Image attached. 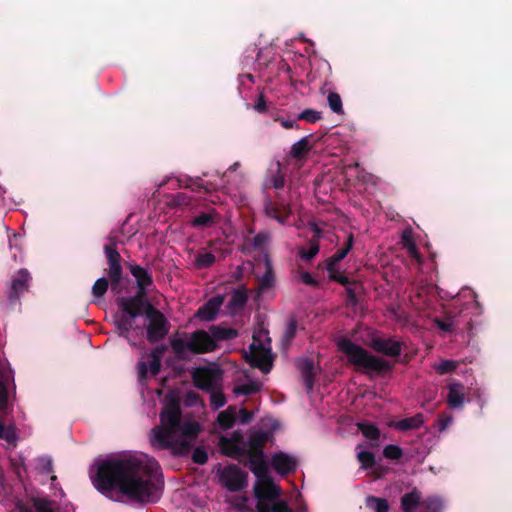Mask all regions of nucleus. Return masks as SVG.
<instances>
[{"instance_id":"nucleus-1","label":"nucleus","mask_w":512,"mask_h":512,"mask_svg":"<svg viewBox=\"0 0 512 512\" xmlns=\"http://www.w3.org/2000/svg\"><path fill=\"white\" fill-rule=\"evenodd\" d=\"M89 476L98 491L115 501L127 496L139 502H154L160 497V466L143 452H122L98 458L91 465Z\"/></svg>"},{"instance_id":"nucleus-2","label":"nucleus","mask_w":512,"mask_h":512,"mask_svg":"<svg viewBox=\"0 0 512 512\" xmlns=\"http://www.w3.org/2000/svg\"><path fill=\"white\" fill-rule=\"evenodd\" d=\"M271 432H257L245 442L239 433L231 437L222 436L219 447L223 454L233 458L248 457V465L256 477L253 489L257 500L258 512H293L285 502L279 499L280 487L270 475L267 461L264 458L262 445L270 439Z\"/></svg>"},{"instance_id":"nucleus-3","label":"nucleus","mask_w":512,"mask_h":512,"mask_svg":"<svg viewBox=\"0 0 512 512\" xmlns=\"http://www.w3.org/2000/svg\"><path fill=\"white\" fill-rule=\"evenodd\" d=\"M131 273L136 279L139 294L117 300L119 311L113 316L114 325L119 335L127 338L131 345L135 343L131 341L130 334L142 336L145 325L148 339L160 340L168 332L165 317L142 299L145 289L152 284V279L147 271L139 266H131Z\"/></svg>"},{"instance_id":"nucleus-4","label":"nucleus","mask_w":512,"mask_h":512,"mask_svg":"<svg viewBox=\"0 0 512 512\" xmlns=\"http://www.w3.org/2000/svg\"><path fill=\"white\" fill-rule=\"evenodd\" d=\"M159 419V424L148 433L152 448L169 450L174 455L187 454L201 431L200 424L182 419L180 404L173 395L166 397Z\"/></svg>"},{"instance_id":"nucleus-5","label":"nucleus","mask_w":512,"mask_h":512,"mask_svg":"<svg viewBox=\"0 0 512 512\" xmlns=\"http://www.w3.org/2000/svg\"><path fill=\"white\" fill-rule=\"evenodd\" d=\"M212 335L205 331L190 334H178L171 338V347L175 354L187 357L190 354L211 352L216 347V340L231 339L236 333L232 329H211Z\"/></svg>"},{"instance_id":"nucleus-6","label":"nucleus","mask_w":512,"mask_h":512,"mask_svg":"<svg viewBox=\"0 0 512 512\" xmlns=\"http://www.w3.org/2000/svg\"><path fill=\"white\" fill-rule=\"evenodd\" d=\"M337 345L339 350L347 356L349 362L361 370L366 372H381L389 368V364L385 360L372 356L366 350L348 339H339Z\"/></svg>"},{"instance_id":"nucleus-7","label":"nucleus","mask_w":512,"mask_h":512,"mask_svg":"<svg viewBox=\"0 0 512 512\" xmlns=\"http://www.w3.org/2000/svg\"><path fill=\"white\" fill-rule=\"evenodd\" d=\"M245 357L252 366L259 368L264 373L271 370L273 355L267 331L261 329L254 332L252 343L250 344L249 351L245 353Z\"/></svg>"},{"instance_id":"nucleus-8","label":"nucleus","mask_w":512,"mask_h":512,"mask_svg":"<svg viewBox=\"0 0 512 512\" xmlns=\"http://www.w3.org/2000/svg\"><path fill=\"white\" fill-rule=\"evenodd\" d=\"M162 349H155L150 354L145 355L137 364L138 379L141 385L155 377L161 367Z\"/></svg>"},{"instance_id":"nucleus-9","label":"nucleus","mask_w":512,"mask_h":512,"mask_svg":"<svg viewBox=\"0 0 512 512\" xmlns=\"http://www.w3.org/2000/svg\"><path fill=\"white\" fill-rule=\"evenodd\" d=\"M221 485L230 492H237L247 486V473L235 465H228L218 470Z\"/></svg>"},{"instance_id":"nucleus-10","label":"nucleus","mask_w":512,"mask_h":512,"mask_svg":"<svg viewBox=\"0 0 512 512\" xmlns=\"http://www.w3.org/2000/svg\"><path fill=\"white\" fill-rule=\"evenodd\" d=\"M192 379L197 388L209 391L221 385L222 374L215 367H198L193 370Z\"/></svg>"},{"instance_id":"nucleus-11","label":"nucleus","mask_w":512,"mask_h":512,"mask_svg":"<svg viewBox=\"0 0 512 512\" xmlns=\"http://www.w3.org/2000/svg\"><path fill=\"white\" fill-rule=\"evenodd\" d=\"M270 465L280 476L293 472L297 467V460L293 455L277 452L270 458Z\"/></svg>"},{"instance_id":"nucleus-12","label":"nucleus","mask_w":512,"mask_h":512,"mask_svg":"<svg viewBox=\"0 0 512 512\" xmlns=\"http://www.w3.org/2000/svg\"><path fill=\"white\" fill-rule=\"evenodd\" d=\"M254 271L259 278V285L263 288H268L273 283V274L270 260L267 254H263L256 260Z\"/></svg>"},{"instance_id":"nucleus-13","label":"nucleus","mask_w":512,"mask_h":512,"mask_svg":"<svg viewBox=\"0 0 512 512\" xmlns=\"http://www.w3.org/2000/svg\"><path fill=\"white\" fill-rule=\"evenodd\" d=\"M12 381L13 374L9 363L4 359H0V407H4L7 403Z\"/></svg>"},{"instance_id":"nucleus-14","label":"nucleus","mask_w":512,"mask_h":512,"mask_svg":"<svg viewBox=\"0 0 512 512\" xmlns=\"http://www.w3.org/2000/svg\"><path fill=\"white\" fill-rule=\"evenodd\" d=\"M352 246V236L348 238V245L346 248L341 249L337 254L329 259L327 262V271L329 273L330 278H333L343 284L347 283V278L345 276L338 275L337 263L346 257L348 252L350 251Z\"/></svg>"},{"instance_id":"nucleus-15","label":"nucleus","mask_w":512,"mask_h":512,"mask_svg":"<svg viewBox=\"0 0 512 512\" xmlns=\"http://www.w3.org/2000/svg\"><path fill=\"white\" fill-rule=\"evenodd\" d=\"M371 345L376 351L388 356L395 357L401 353V343L394 339L375 338Z\"/></svg>"},{"instance_id":"nucleus-16","label":"nucleus","mask_w":512,"mask_h":512,"mask_svg":"<svg viewBox=\"0 0 512 512\" xmlns=\"http://www.w3.org/2000/svg\"><path fill=\"white\" fill-rule=\"evenodd\" d=\"M223 296L217 295L211 298L203 307H201L197 316L204 321H210L215 318L217 312L223 304Z\"/></svg>"},{"instance_id":"nucleus-17","label":"nucleus","mask_w":512,"mask_h":512,"mask_svg":"<svg viewBox=\"0 0 512 512\" xmlns=\"http://www.w3.org/2000/svg\"><path fill=\"white\" fill-rule=\"evenodd\" d=\"M447 402L453 409L461 408L465 402V388L459 382H452L449 385Z\"/></svg>"},{"instance_id":"nucleus-18","label":"nucleus","mask_w":512,"mask_h":512,"mask_svg":"<svg viewBox=\"0 0 512 512\" xmlns=\"http://www.w3.org/2000/svg\"><path fill=\"white\" fill-rule=\"evenodd\" d=\"M30 275L27 270L21 269L17 272L11 283V292L13 296H18L28 288Z\"/></svg>"},{"instance_id":"nucleus-19","label":"nucleus","mask_w":512,"mask_h":512,"mask_svg":"<svg viewBox=\"0 0 512 512\" xmlns=\"http://www.w3.org/2000/svg\"><path fill=\"white\" fill-rule=\"evenodd\" d=\"M423 423L421 415H416L410 418L402 419L399 421H393L389 425L400 431H407L410 429H416Z\"/></svg>"},{"instance_id":"nucleus-20","label":"nucleus","mask_w":512,"mask_h":512,"mask_svg":"<svg viewBox=\"0 0 512 512\" xmlns=\"http://www.w3.org/2000/svg\"><path fill=\"white\" fill-rule=\"evenodd\" d=\"M237 415L236 407L230 406L225 411L219 413L217 418L218 425L226 430L233 426Z\"/></svg>"},{"instance_id":"nucleus-21","label":"nucleus","mask_w":512,"mask_h":512,"mask_svg":"<svg viewBox=\"0 0 512 512\" xmlns=\"http://www.w3.org/2000/svg\"><path fill=\"white\" fill-rule=\"evenodd\" d=\"M261 388V383L256 380H249L245 383H238L233 388L235 395H251L257 393Z\"/></svg>"},{"instance_id":"nucleus-22","label":"nucleus","mask_w":512,"mask_h":512,"mask_svg":"<svg viewBox=\"0 0 512 512\" xmlns=\"http://www.w3.org/2000/svg\"><path fill=\"white\" fill-rule=\"evenodd\" d=\"M0 440L7 445L15 446L17 442V434L15 428L10 424H5L0 420Z\"/></svg>"},{"instance_id":"nucleus-23","label":"nucleus","mask_w":512,"mask_h":512,"mask_svg":"<svg viewBox=\"0 0 512 512\" xmlns=\"http://www.w3.org/2000/svg\"><path fill=\"white\" fill-rule=\"evenodd\" d=\"M357 458L361 463L363 469H371L372 473L375 470V458L371 452L364 451L361 446L357 447Z\"/></svg>"},{"instance_id":"nucleus-24","label":"nucleus","mask_w":512,"mask_h":512,"mask_svg":"<svg viewBox=\"0 0 512 512\" xmlns=\"http://www.w3.org/2000/svg\"><path fill=\"white\" fill-rule=\"evenodd\" d=\"M298 368L302 371L305 376L306 386L310 390L312 388V374L314 370L313 362L309 359H300L297 363Z\"/></svg>"},{"instance_id":"nucleus-25","label":"nucleus","mask_w":512,"mask_h":512,"mask_svg":"<svg viewBox=\"0 0 512 512\" xmlns=\"http://www.w3.org/2000/svg\"><path fill=\"white\" fill-rule=\"evenodd\" d=\"M420 502V495L412 491L402 497V507L405 512H414Z\"/></svg>"},{"instance_id":"nucleus-26","label":"nucleus","mask_w":512,"mask_h":512,"mask_svg":"<svg viewBox=\"0 0 512 512\" xmlns=\"http://www.w3.org/2000/svg\"><path fill=\"white\" fill-rule=\"evenodd\" d=\"M34 469L40 474H49L52 472V460L49 456H40L35 459Z\"/></svg>"},{"instance_id":"nucleus-27","label":"nucleus","mask_w":512,"mask_h":512,"mask_svg":"<svg viewBox=\"0 0 512 512\" xmlns=\"http://www.w3.org/2000/svg\"><path fill=\"white\" fill-rule=\"evenodd\" d=\"M215 259L216 256L213 253L208 251H202L196 256L194 264L199 269L206 268L211 266L214 263Z\"/></svg>"},{"instance_id":"nucleus-28","label":"nucleus","mask_w":512,"mask_h":512,"mask_svg":"<svg viewBox=\"0 0 512 512\" xmlns=\"http://www.w3.org/2000/svg\"><path fill=\"white\" fill-rule=\"evenodd\" d=\"M210 393L211 406L217 410L226 404V398L221 391V385L208 391Z\"/></svg>"},{"instance_id":"nucleus-29","label":"nucleus","mask_w":512,"mask_h":512,"mask_svg":"<svg viewBox=\"0 0 512 512\" xmlns=\"http://www.w3.org/2000/svg\"><path fill=\"white\" fill-rule=\"evenodd\" d=\"M366 506L375 512H387L389 508L385 499L376 497H368L366 499Z\"/></svg>"},{"instance_id":"nucleus-30","label":"nucleus","mask_w":512,"mask_h":512,"mask_svg":"<svg viewBox=\"0 0 512 512\" xmlns=\"http://www.w3.org/2000/svg\"><path fill=\"white\" fill-rule=\"evenodd\" d=\"M25 460L26 459L23 454H17L11 459L13 468L17 473L18 477L21 479L23 478L24 475L27 474V466Z\"/></svg>"},{"instance_id":"nucleus-31","label":"nucleus","mask_w":512,"mask_h":512,"mask_svg":"<svg viewBox=\"0 0 512 512\" xmlns=\"http://www.w3.org/2000/svg\"><path fill=\"white\" fill-rule=\"evenodd\" d=\"M247 295L244 290H237L233 293L232 298L229 302V307L232 311L237 310L245 304Z\"/></svg>"},{"instance_id":"nucleus-32","label":"nucleus","mask_w":512,"mask_h":512,"mask_svg":"<svg viewBox=\"0 0 512 512\" xmlns=\"http://www.w3.org/2000/svg\"><path fill=\"white\" fill-rule=\"evenodd\" d=\"M402 244L407 249L408 253L414 257L415 259L419 260V255L416 250V246L414 244V241L412 239V235L410 231H405L402 235Z\"/></svg>"},{"instance_id":"nucleus-33","label":"nucleus","mask_w":512,"mask_h":512,"mask_svg":"<svg viewBox=\"0 0 512 512\" xmlns=\"http://www.w3.org/2000/svg\"><path fill=\"white\" fill-rule=\"evenodd\" d=\"M358 427L366 438L375 440L380 435L378 428L371 423H367V422L359 423Z\"/></svg>"},{"instance_id":"nucleus-34","label":"nucleus","mask_w":512,"mask_h":512,"mask_svg":"<svg viewBox=\"0 0 512 512\" xmlns=\"http://www.w3.org/2000/svg\"><path fill=\"white\" fill-rule=\"evenodd\" d=\"M327 100L329 107L333 112L337 114H343V105L339 94L330 92L328 94Z\"/></svg>"},{"instance_id":"nucleus-35","label":"nucleus","mask_w":512,"mask_h":512,"mask_svg":"<svg viewBox=\"0 0 512 512\" xmlns=\"http://www.w3.org/2000/svg\"><path fill=\"white\" fill-rule=\"evenodd\" d=\"M457 366V363L453 360H441L433 365L435 371L439 374H446L453 371Z\"/></svg>"},{"instance_id":"nucleus-36","label":"nucleus","mask_w":512,"mask_h":512,"mask_svg":"<svg viewBox=\"0 0 512 512\" xmlns=\"http://www.w3.org/2000/svg\"><path fill=\"white\" fill-rule=\"evenodd\" d=\"M383 455L392 460H397L402 456V449L397 445H387L383 450Z\"/></svg>"},{"instance_id":"nucleus-37","label":"nucleus","mask_w":512,"mask_h":512,"mask_svg":"<svg viewBox=\"0 0 512 512\" xmlns=\"http://www.w3.org/2000/svg\"><path fill=\"white\" fill-rule=\"evenodd\" d=\"M32 501L37 512H53V509L51 508V503L47 501L45 498L36 497L32 498Z\"/></svg>"},{"instance_id":"nucleus-38","label":"nucleus","mask_w":512,"mask_h":512,"mask_svg":"<svg viewBox=\"0 0 512 512\" xmlns=\"http://www.w3.org/2000/svg\"><path fill=\"white\" fill-rule=\"evenodd\" d=\"M109 276L111 278V281H112V289L114 290L115 289V283H117L120 279V276H121V267H120V264L119 262L117 263H112V264H109Z\"/></svg>"},{"instance_id":"nucleus-39","label":"nucleus","mask_w":512,"mask_h":512,"mask_svg":"<svg viewBox=\"0 0 512 512\" xmlns=\"http://www.w3.org/2000/svg\"><path fill=\"white\" fill-rule=\"evenodd\" d=\"M231 505L242 512H248L251 510V501L248 498H237L231 501Z\"/></svg>"},{"instance_id":"nucleus-40","label":"nucleus","mask_w":512,"mask_h":512,"mask_svg":"<svg viewBox=\"0 0 512 512\" xmlns=\"http://www.w3.org/2000/svg\"><path fill=\"white\" fill-rule=\"evenodd\" d=\"M321 118V114L318 111L307 109L301 112L298 116V119L306 120L308 122L314 123Z\"/></svg>"},{"instance_id":"nucleus-41","label":"nucleus","mask_w":512,"mask_h":512,"mask_svg":"<svg viewBox=\"0 0 512 512\" xmlns=\"http://www.w3.org/2000/svg\"><path fill=\"white\" fill-rule=\"evenodd\" d=\"M215 214L203 213L195 218L194 225L196 226H209L214 222Z\"/></svg>"},{"instance_id":"nucleus-42","label":"nucleus","mask_w":512,"mask_h":512,"mask_svg":"<svg viewBox=\"0 0 512 512\" xmlns=\"http://www.w3.org/2000/svg\"><path fill=\"white\" fill-rule=\"evenodd\" d=\"M108 287V282L105 278H99L93 285L92 292L95 296L100 297L104 295Z\"/></svg>"},{"instance_id":"nucleus-43","label":"nucleus","mask_w":512,"mask_h":512,"mask_svg":"<svg viewBox=\"0 0 512 512\" xmlns=\"http://www.w3.org/2000/svg\"><path fill=\"white\" fill-rule=\"evenodd\" d=\"M307 147L308 140L306 138H302L293 144L291 152L295 157H299L307 150Z\"/></svg>"},{"instance_id":"nucleus-44","label":"nucleus","mask_w":512,"mask_h":512,"mask_svg":"<svg viewBox=\"0 0 512 512\" xmlns=\"http://www.w3.org/2000/svg\"><path fill=\"white\" fill-rule=\"evenodd\" d=\"M318 251H319L318 245L316 243H312L310 245V248L308 251L302 250L300 252V256L304 260H310L318 253Z\"/></svg>"},{"instance_id":"nucleus-45","label":"nucleus","mask_w":512,"mask_h":512,"mask_svg":"<svg viewBox=\"0 0 512 512\" xmlns=\"http://www.w3.org/2000/svg\"><path fill=\"white\" fill-rule=\"evenodd\" d=\"M426 506L432 511H439L443 507V501L437 497H433L427 501Z\"/></svg>"},{"instance_id":"nucleus-46","label":"nucleus","mask_w":512,"mask_h":512,"mask_svg":"<svg viewBox=\"0 0 512 512\" xmlns=\"http://www.w3.org/2000/svg\"><path fill=\"white\" fill-rule=\"evenodd\" d=\"M105 254H106V257L108 259V263L109 264H112L113 262L114 263L119 262L118 261L119 254H118V252L114 248L106 246L105 247Z\"/></svg>"},{"instance_id":"nucleus-47","label":"nucleus","mask_w":512,"mask_h":512,"mask_svg":"<svg viewBox=\"0 0 512 512\" xmlns=\"http://www.w3.org/2000/svg\"><path fill=\"white\" fill-rule=\"evenodd\" d=\"M208 459L205 451L201 449H195L193 452V460L198 464H204Z\"/></svg>"},{"instance_id":"nucleus-48","label":"nucleus","mask_w":512,"mask_h":512,"mask_svg":"<svg viewBox=\"0 0 512 512\" xmlns=\"http://www.w3.org/2000/svg\"><path fill=\"white\" fill-rule=\"evenodd\" d=\"M295 331H296V324L295 322L291 321L288 323L287 325V328H286V331H285V339L287 341L291 340L295 334Z\"/></svg>"},{"instance_id":"nucleus-49","label":"nucleus","mask_w":512,"mask_h":512,"mask_svg":"<svg viewBox=\"0 0 512 512\" xmlns=\"http://www.w3.org/2000/svg\"><path fill=\"white\" fill-rule=\"evenodd\" d=\"M277 121H279L282 127L285 129H292L297 127V122L293 119L278 118Z\"/></svg>"},{"instance_id":"nucleus-50","label":"nucleus","mask_w":512,"mask_h":512,"mask_svg":"<svg viewBox=\"0 0 512 512\" xmlns=\"http://www.w3.org/2000/svg\"><path fill=\"white\" fill-rule=\"evenodd\" d=\"M268 242V236L266 234H259L254 238V246L256 248L262 247L265 243Z\"/></svg>"},{"instance_id":"nucleus-51","label":"nucleus","mask_w":512,"mask_h":512,"mask_svg":"<svg viewBox=\"0 0 512 512\" xmlns=\"http://www.w3.org/2000/svg\"><path fill=\"white\" fill-rule=\"evenodd\" d=\"M186 404L189 405V406H194V405H197L198 402H199V399H198V396L195 392H189L187 393V396H186V400H185Z\"/></svg>"},{"instance_id":"nucleus-52","label":"nucleus","mask_w":512,"mask_h":512,"mask_svg":"<svg viewBox=\"0 0 512 512\" xmlns=\"http://www.w3.org/2000/svg\"><path fill=\"white\" fill-rule=\"evenodd\" d=\"M269 184H270L272 187H274V188L278 189V188H280V187H282V186H283V184H284V179H283L282 175H280V174H279V175H277V176L273 177V178L269 181Z\"/></svg>"},{"instance_id":"nucleus-53","label":"nucleus","mask_w":512,"mask_h":512,"mask_svg":"<svg viewBox=\"0 0 512 512\" xmlns=\"http://www.w3.org/2000/svg\"><path fill=\"white\" fill-rule=\"evenodd\" d=\"M437 326L443 331H451L453 323L451 321L436 320Z\"/></svg>"},{"instance_id":"nucleus-54","label":"nucleus","mask_w":512,"mask_h":512,"mask_svg":"<svg viewBox=\"0 0 512 512\" xmlns=\"http://www.w3.org/2000/svg\"><path fill=\"white\" fill-rule=\"evenodd\" d=\"M453 422V418L451 416H445L439 421L440 430L443 431L447 429Z\"/></svg>"},{"instance_id":"nucleus-55","label":"nucleus","mask_w":512,"mask_h":512,"mask_svg":"<svg viewBox=\"0 0 512 512\" xmlns=\"http://www.w3.org/2000/svg\"><path fill=\"white\" fill-rule=\"evenodd\" d=\"M239 418L241 423H247L251 420L252 414L244 409L239 411Z\"/></svg>"},{"instance_id":"nucleus-56","label":"nucleus","mask_w":512,"mask_h":512,"mask_svg":"<svg viewBox=\"0 0 512 512\" xmlns=\"http://www.w3.org/2000/svg\"><path fill=\"white\" fill-rule=\"evenodd\" d=\"M254 109L258 112H264L266 109V103L263 96H260L254 106Z\"/></svg>"},{"instance_id":"nucleus-57","label":"nucleus","mask_w":512,"mask_h":512,"mask_svg":"<svg viewBox=\"0 0 512 512\" xmlns=\"http://www.w3.org/2000/svg\"><path fill=\"white\" fill-rule=\"evenodd\" d=\"M300 279L305 284L311 285V284L314 283V280H313L312 276L308 272H302L300 274Z\"/></svg>"},{"instance_id":"nucleus-58","label":"nucleus","mask_w":512,"mask_h":512,"mask_svg":"<svg viewBox=\"0 0 512 512\" xmlns=\"http://www.w3.org/2000/svg\"><path fill=\"white\" fill-rule=\"evenodd\" d=\"M357 289H358L357 285H349L347 287V292H348L351 300H354L356 298Z\"/></svg>"},{"instance_id":"nucleus-59","label":"nucleus","mask_w":512,"mask_h":512,"mask_svg":"<svg viewBox=\"0 0 512 512\" xmlns=\"http://www.w3.org/2000/svg\"><path fill=\"white\" fill-rule=\"evenodd\" d=\"M268 422L269 424L272 426L273 429H276L277 428V424L275 421H273L272 419H268Z\"/></svg>"},{"instance_id":"nucleus-60","label":"nucleus","mask_w":512,"mask_h":512,"mask_svg":"<svg viewBox=\"0 0 512 512\" xmlns=\"http://www.w3.org/2000/svg\"><path fill=\"white\" fill-rule=\"evenodd\" d=\"M19 512H30L29 510L25 509L22 505H18Z\"/></svg>"},{"instance_id":"nucleus-61","label":"nucleus","mask_w":512,"mask_h":512,"mask_svg":"<svg viewBox=\"0 0 512 512\" xmlns=\"http://www.w3.org/2000/svg\"><path fill=\"white\" fill-rule=\"evenodd\" d=\"M51 480L54 482L56 480L55 476H51Z\"/></svg>"},{"instance_id":"nucleus-62","label":"nucleus","mask_w":512,"mask_h":512,"mask_svg":"<svg viewBox=\"0 0 512 512\" xmlns=\"http://www.w3.org/2000/svg\"><path fill=\"white\" fill-rule=\"evenodd\" d=\"M468 294H470V295H471V297H473V298H474V295H473V293H472L471 291H468Z\"/></svg>"},{"instance_id":"nucleus-63","label":"nucleus","mask_w":512,"mask_h":512,"mask_svg":"<svg viewBox=\"0 0 512 512\" xmlns=\"http://www.w3.org/2000/svg\"><path fill=\"white\" fill-rule=\"evenodd\" d=\"M59 495L62 496L63 495V492L61 489H59Z\"/></svg>"}]
</instances>
